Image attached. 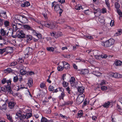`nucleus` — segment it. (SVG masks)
Masks as SVG:
<instances>
[{"instance_id":"052dcab7","label":"nucleus","mask_w":122,"mask_h":122,"mask_svg":"<svg viewBox=\"0 0 122 122\" xmlns=\"http://www.w3.org/2000/svg\"><path fill=\"white\" fill-rule=\"evenodd\" d=\"M6 82V78H3L2 79L1 81L2 83L3 84H4Z\"/></svg>"},{"instance_id":"a878e982","label":"nucleus","mask_w":122,"mask_h":122,"mask_svg":"<svg viewBox=\"0 0 122 122\" xmlns=\"http://www.w3.org/2000/svg\"><path fill=\"white\" fill-rule=\"evenodd\" d=\"M122 32V30L121 29H119L118 30V32L114 34V36H116L119 35H120Z\"/></svg>"},{"instance_id":"c85d7f7f","label":"nucleus","mask_w":122,"mask_h":122,"mask_svg":"<svg viewBox=\"0 0 122 122\" xmlns=\"http://www.w3.org/2000/svg\"><path fill=\"white\" fill-rule=\"evenodd\" d=\"M4 24L5 26L7 27L9 26L10 22L9 21L6 20H5L4 21Z\"/></svg>"},{"instance_id":"680f3d73","label":"nucleus","mask_w":122,"mask_h":122,"mask_svg":"<svg viewBox=\"0 0 122 122\" xmlns=\"http://www.w3.org/2000/svg\"><path fill=\"white\" fill-rule=\"evenodd\" d=\"M106 84V81L104 80H102V81L100 85H105Z\"/></svg>"},{"instance_id":"423d86ee","label":"nucleus","mask_w":122,"mask_h":122,"mask_svg":"<svg viewBox=\"0 0 122 122\" xmlns=\"http://www.w3.org/2000/svg\"><path fill=\"white\" fill-rule=\"evenodd\" d=\"M7 30H6L3 29H1L0 30V33L2 36H4L6 37V36H8L9 34V31L7 32Z\"/></svg>"},{"instance_id":"58836bf2","label":"nucleus","mask_w":122,"mask_h":122,"mask_svg":"<svg viewBox=\"0 0 122 122\" xmlns=\"http://www.w3.org/2000/svg\"><path fill=\"white\" fill-rule=\"evenodd\" d=\"M41 122H48L47 119L44 117H42L41 119Z\"/></svg>"},{"instance_id":"9d476101","label":"nucleus","mask_w":122,"mask_h":122,"mask_svg":"<svg viewBox=\"0 0 122 122\" xmlns=\"http://www.w3.org/2000/svg\"><path fill=\"white\" fill-rule=\"evenodd\" d=\"M13 99H11L10 101L8 103V107L10 109L13 108L16 104V103L13 101Z\"/></svg>"},{"instance_id":"de8ad7c7","label":"nucleus","mask_w":122,"mask_h":122,"mask_svg":"<svg viewBox=\"0 0 122 122\" xmlns=\"http://www.w3.org/2000/svg\"><path fill=\"white\" fill-rule=\"evenodd\" d=\"M18 78L17 76H16L14 77L13 78V81L14 82H15L18 81Z\"/></svg>"},{"instance_id":"b1692460","label":"nucleus","mask_w":122,"mask_h":122,"mask_svg":"<svg viewBox=\"0 0 122 122\" xmlns=\"http://www.w3.org/2000/svg\"><path fill=\"white\" fill-rule=\"evenodd\" d=\"M82 73L84 75L88 74L89 72V71L87 69H85L81 71Z\"/></svg>"},{"instance_id":"9b49d317","label":"nucleus","mask_w":122,"mask_h":122,"mask_svg":"<svg viewBox=\"0 0 122 122\" xmlns=\"http://www.w3.org/2000/svg\"><path fill=\"white\" fill-rule=\"evenodd\" d=\"M15 18L18 20L21 23H24L25 22L22 20L23 19L22 16L20 15H18L15 16Z\"/></svg>"},{"instance_id":"c9c22d12","label":"nucleus","mask_w":122,"mask_h":122,"mask_svg":"<svg viewBox=\"0 0 122 122\" xmlns=\"http://www.w3.org/2000/svg\"><path fill=\"white\" fill-rule=\"evenodd\" d=\"M23 17V21H24L25 22L24 23H25L26 22H27L28 21V20L26 17L24 16H22Z\"/></svg>"},{"instance_id":"49530a36","label":"nucleus","mask_w":122,"mask_h":122,"mask_svg":"<svg viewBox=\"0 0 122 122\" xmlns=\"http://www.w3.org/2000/svg\"><path fill=\"white\" fill-rule=\"evenodd\" d=\"M63 68L66 69H68L70 68V65L68 64H67L64 66Z\"/></svg>"},{"instance_id":"8fccbe9b","label":"nucleus","mask_w":122,"mask_h":122,"mask_svg":"<svg viewBox=\"0 0 122 122\" xmlns=\"http://www.w3.org/2000/svg\"><path fill=\"white\" fill-rule=\"evenodd\" d=\"M17 62L14 61L12 62L11 64V66H14L17 64Z\"/></svg>"},{"instance_id":"603ef678","label":"nucleus","mask_w":122,"mask_h":122,"mask_svg":"<svg viewBox=\"0 0 122 122\" xmlns=\"http://www.w3.org/2000/svg\"><path fill=\"white\" fill-rule=\"evenodd\" d=\"M102 90L103 91L106 90L107 89V87L105 86H103L101 87Z\"/></svg>"},{"instance_id":"0e129e2a","label":"nucleus","mask_w":122,"mask_h":122,"mask_svg":"<svg viewBox=\"0 0 122 122\" xmlns=\"http://www.w3.org/2000/svg\"><path fill=\"white\" fill-rule=\"evenodd\" d=\"M36 36L39 39H41L42 38V35L41 34L39 33H38Z\"/></svg>"},{"instance_id":"a18cd8bd","label":"nucleus","mask_w":122,"mask_h":122,"mask_svg":"<svg viewBox=\"0 0 122 122\" xmlns=\"http://www.w3.org/2000/svg\"><path fill=\"white\" fill-rule=\"evenodd\" d=\"M54 89V87L51 86H50L49 87V90L50 91H53Z\"/></svg>"},{"instance_id":"37998d69","label":"nucleus","mask_w":122,"mask_h":122,"mask_svg":"<svg viewBox=\"0 0 122 122\" xmlns=\"http://www.w3.org/2000/svg\"><path fill=\"white\" fill-rule=\"evenodd\" d=\"M72 104V102L69 101H68L67 102H65L64 104V105H67L69 104L71 105Z\"/></svg>"},{"instance_id":"72a5a7b5","label":"nucleus","mask_w":122,"mask_h":122,"mask_svg":"<svg viewBox=\"0 0 122 122\" xmlns=\"http://www.w3.org/2000/svg\"><path fill=\"white\" fill-rule=\"evenodd\" d=\"M79 5H78L75 6V8L76 10H79L81 8L82 9H83L81 6L80 5V6Z\"/></svg>"},{"instance_id":"e2e57ef3","label":"nucleus","mask_w":122,"mask_h":122,"mask_svg":"<svg viewBox=\"0 0 122 122\" xmlns=\"http://www.w3.org/2000/svg\"><path fill=\"white\" fill-rule=\"evenodd\" d=\"M122 77V75L119 73H117V78H121Z\"/></svg>"},{"instance_id":"393cba45","label":"nucleus","mask_w":122,"mask_h":122,"mask_svg":"<svg viewBox=\"0 0 122 122\" xmlns=\"http://www.w3.org/2000/svg\"><path fill=\"white\" fill-rule=\"evenodd\" d=\"M8 50L7 48H4L3 49H0V54H2L4 52L7 51Z\"/></svg>"},{"instance_id":"864d4df0","label":"nucleus","mask_w":122,"mask_h":122,"mask_svg":"<svg viewBox=\"0 0 122 122\" xmlns=\"http://www.w3.org/2000/svg\"><path fill=\"white\" fill-rule=\"evenodd\" d=\"M93 54L95 56L97 55L98 54V51L97 50H94L93 51Z\"/></svg>"},{"instance_id":"c756f323","label":"nucleus","mask_w":122,"mask_h":122,"mask_svg":"<svg viewBox=\"0 0 122 122\" xmlns=\"http://www.w3.org/2000/svg\"><path fill=\"white\" fill-rule=\"evenodd\" d=\"M60 7L58 4H56L54 6V9L56 11H58L59 9H60Z\"/></svg>"},{"instance_id":"f704fd0d","label":"nucleus","mask_w":122,"mask_h":122,"mask_svg":"<svg viewBox=\"0 0 122 122\" xmlns=\"http://www.w3.org/2000/svg\"><path fill=\"white\" fill-rule=\"evenodd\" d=\"M0 16L3 17L4 18H6L7 16L6 15V12H4L3 14H2L0 15Z\"/></svg>"},{"instance_id":"4468645a","label":"nucleus","mask_w":122,"mask_h":122,"mask_svg":"<svg viewBox=\"0 0 122 122\" xmlns=\"http://www.w3.org/2000/svg\"><path fill=\"white\" fill-rule=\"evenodd\" d=\"M117 73H114L113 72H110L109 73V76L115 78H117Z\"/></svg>"},{"instance_id":"338daca9","label":"nucleus","mask_w":122,"mask_h":122,"mask_svg":"<svg viewBox=\"0 0 122 122\" xmlns=\"http://www.w3.org/2000/svg\"><path fill=\"white\" fill-rule=\"evenodd\" d=\"M59 11V14L60 16L61 15L63 12V10L61 9L60 8V9H59V10H58Z\"/></svg>"},{"instance_id":"6e6d98bb","label":"nucleus","mask_w":122,"mask_h":122,"mask_svg":"<svg viewBox=\"0 0 122 122\" xmlns=\"http://www.w3.org/2000/svg\"><path fill=\"white\" fill-rule=\"evenodd\" d=\"M7 83V86H10V85L11 84V81L10 80H8L6 81V82Z\"/></svg>"},{"instance_id":"f8f14e48","label":"nucleus","mask_w":122,"mask_h":122,"mask_svg":"<svg viewBox=\"0 0 122 122\" xmlns=\"http://www.w3.org/2000/svg\"><path fill=\"white\" fill-rule=\"evenodd\" d=\"M92 74L97 77H99L101 76V73L99 71H93Z\"/></svg>"},{"instance_id":"412c9836","label":"nucleus","mask_w":122,"mask_h":122,"mask_svg":"<svg viewBox=\"0 0 122 122\" xmlns=\"http://www.w3.org/2000/svg\"><path fill=\"white\" fill-rule=\"evenodd\" d=\"M57 23L60 24L63 23L65 22V20L63 19H59L57 21Z\"/></svg>"},{"instance_id":"bf43d9fd","label":"nucleus","mask_w":122,"mask_h":122,"mask_svg":"<svg viewBox=\"0 0 122 122\" xmlns=\"http://www.w3.org/2000/svg\"><path fill=\"white\" fill-rule=\"evenodd\" d=\"M66 89L67 91L68 92L69 94L71 93L70 92H71L70 88L69 87H68L66 88Z\"/></svg>"},{"instance_id":"3c124183","label":"nucleus","mask_w":122,"mask_h":122,"mask_svg":"<svg viewBox=\"0 0 122 122\" xmlns=\"http://www.w3.org/2000/svg\"><path fill=\"white\" fill-rule=\"evenodd\" d=\"M8 73H10L12 71V70L10 68H8L5 70Z\"/></svg>"},{"instance_id":"4c0bfd02","label":"nucleus","mask_w":122,"mask_h":122,"mask_svg":"<svg viewBox=\"0 0 122 122\" xmlns=\"http://www.w3.org/2000/svg\"><path fill=\"white\" fill-rule=\"evenodd\" d=\"M5 21L4 19L0 18V26H1L2 25Z\"/></svg>"},{"instance_id":"c03bdc74","label":"nucleus","mask_w":122,"mask_h":122,"mask_svg":"<svg viewBox=\"0 0 122 122\" xmlns=\"http://www.w3.org/2000/svg\"><path fill=\"white\" fill-rule=\"evenodd\" d=\"M117 13L120 15L121 16H122V13L121 12V11L119 9H117Z\"/></svg>"},{"instance_id":"dca6fc26","label":"nucleus","mask_w":122,"mask_h":122,"mask_svg":"<svg viewBox=\"0 0 122 122\" xmlns=\"http://www.w3.org/2000/svg\"><path fill=\"white\" fill-rule=\"evenodd\" d=\"M83 115V112L82 111L80 110L77 113V118H80Z\"/></svg>"},{"instance_id":"79ce46f5","label":"nucleus","mask_w":122,"mask_h":122,"mask_svg":"<svg viewBox=\"0 0 122 122\" xmlns=\"http://www.w3.org/2000/svg\"><path fill=\"white\" fill-rule=\"evenodd\" d=\"M58 70L59 71H61L64 69V68L61 66H59L57 67Z\"/></svg>"},{"instance_id":"2eb2a0df","label":"nucleus","mask_w":122,"mask_h":122,"mask_svg":"<svg viewBox=\"0 0 122 122\" xmlns=\"http://www.w3.org/2000/svg\"><path fill=\"white\" fill-rule=\"evenodd\" d=\"M30 5V4L28 2H26L21 4V6L22 7H27Z\"/></svg>"},{"instance_id":"7ed1b4c3","label":"nucleus","mask_w":122,"mask_h":122,"mask_svg":"<svg viewBox=\"0 0 122 122\" xmlns=\"http://www.w3.org/2000/svg\"><path fill=\"white\" fill-rule=\"evenodd\" d=\"M44 25L46 27L51 29H54L57 27L50 20L46 22H44Z\"/></svg>"},{"instance_id":"5fc2aeb1","label":"nucleus","mask_w":122,"mask_h":122,"mask_svg":"<svg viewBox=\"0 0 122 122\" xmlns=\"http://www.w3.org/2000/svg\"><path fill=\"white\" fill-rule=\"evenodd\" d=\"M98 20L99 22L101 23H104L105 21L104 19H101L99 18Z\"/></svg>"},{"instance_id":"2f4dec72","label":"nucleus","mask_w":122,"mask_h":122,"mask_svg":"<svg viewBox=\"0 0 122 122\" xmlns=\"http://www.w3.org/2000/svg\"><path fill=\"white\" fill-rule=\"evenodd\" d=\"M13 27L14 31H16L18 29V28L17 27V24H13Z\"/></svg>"},{"instance_id":"473e14b6","label":"nucleus","mask_w":122,"mask_h":122,"mask_svg":"<svg viewBox=\"0 0 122 122\" xmlns=\"http://www.w3.org/2000/svg\"><path fill=\"white\" fill-rule=\"evenodd\" d=\"M47 49L48 51H50L53 52L54 51V48L53 47H47Z\"/></svg>"},{"instance_id":"7c9ffc66","label":"nucleus","mask_w":122,"mask_h":122,"mask_svg":"<svg viewBox=\"0 0 122 122\" xmlns=\"http://www.w3.org/2000/svg\"><path fill=\"white\" fill-rule=\"evenodd\" d=\"M26 119H28L30 118L32 116V114L30 113H27L26 114L25 116Z\"/></svg>"},{"instance_id":"0eeeda50","label":"nucleus","mask_w":122,"mask_h":122,"mask_svg":"<svg viewBox=\"0 0 122 122\" xmlns=\"http://www.w3.org/2000/svg\"><path fill=\"white\" fill-rule=\"evenodd\" d=\"M84 99V98L83 96H78L76 99V103L78 104H79L82 102Z\"/></svg>"},{"instance_id":"ddd939ff","label":"nucleus","mask_w":122,"mask_h":122,"mask_svg":"<svg viewBox=\"0 0 122 122\" xmlns=\"http://www.w3.org/2000/svg\"><path fill=\"white\" fill-rule=\"evenodd\" d=\"M122 106L121 104H119V103H118L117 105V108L118 109V110L120 112V114L122 115V109H121V106Z\"/></svg>"},{"instance_id":"09e8293b","label":"nucleus","mask_w":122,"mask_h":122,"mask_svg":"<svg viewBox=\"0 0 122 122\" xmlns=\"http://www.w3.org/2000/svg\"><path fill=\"white\" fill-rule=\"evenodd\" d=\"M63 85L64 87H67L68 85V83L65 81H64L63 82Z\"/></svg>"},{"instance_id":"13d9d810","label":"nucleus","mask_w":122,"mask_h":122,"mask_svg":"<svg viewBox=\"0 0 122 122\" xmlns=\"http://www.w3.org/2000/svg\"><path fill=\"white\" fill-rule=\"evenodd\" d=\"M107 56L106 54H102V55L101 56V57L103 58H106L107 57Z\"/></svg>"},{"instance_id":"39448f33","label":"nucleus","mask_w":122,"mask_h":122,"mask_svg":"<svg viewBox=\"0 0 122 122\" xmlns=\"http://www.w3.org/2000/svg\"><path fill=\"white\" fill-rule=\"evenodd\" d=\"M33 52V50L32 48L29 47L27 48L25 51V54L26 57H27L28 55L32 54Z\"/></svg>"},{"instance_id":"f03ea898","label":"nucleus","mask_w":122,"mask_h":122,"mask_svg":"<svg viewBox=\"0 0 122 122\" xmlns=\"http://www.w3.org/2000/svg\"><path fill=\"white\" fill-rule=\"evenodd\" d=\"M115 41L112 39H110L102 43V45L105 47H109L114 44Z\"/></svg>"},{"instance_id":"774afa93","label":"nucleus","mask_w":122,"mask_h":122,"mask_svg":"<svg viewBox=\"0 0 122 122\" xmlns=\"http://www.w3.org/2000/svg\"><path fill=\"white\" fill-rule=\"evenodd\" d=\"M45 86V84L43 83H42L40 85V86L41 88H43Z\"/></svg>"},{"instance_id":"6ab92c4d","label":"nucleus","mask_w":122,"mask_h":122,"mask_svg":"<svg viewBox=\"0 0 122 122\" xmlns=\"http://www.w3.org/2000/svg\"><path fill=\"white\" fill-rule=\"evenodd\" d=\"M84 89V88L82 87H79L77 88L78 92L81 93H82L83 92Z\"/></svg>"},{"instance_id":"6e6552de","label":"nucleus","mask_w":122,"mask_h":122,"mask_svg":"<svg viewBox=\"0 0 122 122\" xmlns=\"http://www.w3.org/2000/svg\"><path fill=\"white\" fill-rule=\"evenodd\" d=\"M75 79L74 77H71L70 80V82L72 86H76L77 84V83L75 82Z\"/></svg>"},{"instance_id":"f3484780","label":"nucleus","mask_w":122,"mask_h":122,"mask_svg":"<svg viewBox=\"0 0 122 122\" xmlns=\"http://www.w3.org/2000/svg\"><path fill=\"white\" fill-rule=\"evenodd\" d=\"M23 26L24 29L28 30H32L33 29L29 25H23Z\"/></svg>"},{"instance_id":"ea45409f","label":"nucleus","mask_w":122,"mask_h":122,"mask_svg":"<svg viewBox=\"0 0 122 122\" xmlns=\"http://www.w3.org/2000/svg\"><path fill=\"white\" fill-rule=\"evenodd\" d=\"M6 116L7 119L10 120L11 122L12 120H11L12 117L10 115V114H6Z\"/></svg>"},{"instance_id":"cd10ccee","label":"nucleus","mask_w":122,"mask_h":122,"mask_svg":"<svg viewBox=\"0 0 122 122\" xmlns=\"http://www.w3.org/2000/svg\"><path fill=\"white\" fill-rule=\"evenodd\" d=\"M65 96V94L64 92H61V95L59 97V98L60 99V100L61 99H63L64 97Z\"/></svg>"},{"instance_id":"5701e85b","label":"nucleus","mask_w":122,"mask_h":122,"mask_svg":"<svg viewBox=\"0 0 122 122\" xmlns=\"http://www.w3.org/2000/svg\"><path fill=\"white\" fill-rule=\"evenodd\" d=\"M115 63L116 66H120L122 65V62L120 60H117L115 61Z\"/></svg>"},{"instance_id":"f257e3e1","label":"nucleus","mask_w":122,"mask_h":122,"mask_svg":"<svg viewBox=\"0 0 122 122\" xmlns=\"http://www.w3.org/2000/svg\"><path fill=\"white\" fill-rule=\"evenodd\" d=\"M14 38L17 37L20 38H25L27 41H30L33 39L32 36L30 35H26L22 31H18L16 35L12 36Z\"/></svg>"},{"instance_id":"4d7b16f0","label":"nucleus","mask_w":122,"mask_h":122,"mask_svg":"<svg viewBox=\"0 0 122 122\" xmlns=\"http://www.w3.org/2000/svg\"><path fill=\"white\" fill-rule=\"evenodd\" d=\"M85 37L87 38L90 39H92L93 38V37L92 36L89 35H86L85 36Z\"/></svg>"},{"instance_id":"a211bd4d","label":"nucleus","mask_w":122,"mask_h":122,"mask_svg":"<svg viewBox=\"0 0 122 122\" xmlns=\"http://www.w3.org/2000/svg\"><path fill=\"white\" fill-rule=\"evenodd\" d=\"M5 88H6L8 92H9L10 93L12 94L13 93V92L11 90L10 86H8V85L6 86H5Z\"/></svg>"},{"instance_id":"bb28decb","label":"nucleus","mask_w":122,"mask_h":122,"mask_svg":"<svg viewBox=\"0 0 122 122\" xmlns=\"http://www.w3.org/2000/svg\"><path fill=\"white\" fill-rule=\"evenodd\" d=\"M32 80L31 79H30L28 80V86L30 87L31 86H32Z\"/></svg>"},{"instance_id":"4be33fe9","label":"nucleus","mask_w":122,"mask_h":122,"mask_svg":"<svg viewBox=\"0 0 122 122\" xmlns=\"http://www.w3.org/2000/svg\"><path fill=\"white\" fill-rule=\"evenodd\" d=\"M26 71L25 70V68H24L22 69H21L20 70V73L21 75H24L26 73Z\"/></svg>"},{"instance_id":"a19ab883","label":"nucleus","mask_w":122,"mask_h":122,"mask_svg":"<svg viewBox=\"0 0 122 122\" xmlns=\"http://www.w3.org/2000/svg\"><path fill=\"white\" fill-rule=\"evenodd\" d=\"M6 48H7L8 50L7 51H5V52H7V53H10L11 52L10 50H12V48H11L10 47H6Z\"/></svg>"},{"instance_id":"1a4fd4ad","label":"nucleus","mask_w":122,"mask_h":122,"mask_svg":"<svg viewBox=\"0 0 122 122\" xmlns=\"http://www.w3.org/2000/svg\"><path fill=\"white\" fill-rule=\"evenodd\" d=\"M0 104L1 105H2V106H1L0 107V109L1 110H6L7 105L5 102L3 101H2L0 102Z\"/></svg>"},{"instance_id":"e433bc0d","label":"nucleus","mask_w":122,"mask_h":122,"mask_svg":"<svg viewBox=\"0 0 122 122\" xmlns=\"http://www.w3.org/2000/svg\"><path fill=\"white\" fill-rule=\"evenodd\" d=\"M115 6L116 9H119L120 7L119 3H118L117 2H116L115 3Z\"/></svg>"},{"instance_id":"aec40b11","label":"nucleus","mask_w":122,"mask_h":122,"mask_svg":"<svg viewBox=\"0 0 122 122\" xmlns=\"http://www.w3.org/2000/svg\"><path fill=\"white\" fill-rule=\"evenodd\" d=\"M110 104V102L108 101L105 102L103 105V106L104 107L107 108L109 106Z\"/></svg>"},{"instance_id":"20e7f679","label":"nucleus","mask_w":122,"mask_h":122,"mask_svg":"<svg viewBox=\"0 0 122 122\" xmlns=\"http://www.w3.org/2000/svg\"><path fill=\"white\" fill-rule=\"evenodd\" d=\"M21 111L17 112L16 114L15 118L16 119L19 118L20 120L23 122L24 121L25 119H26L25 117L23 114H22Z\"/></svg>"},{"instance_id":"69168bd1","label":"nucleus","mask_w":122,"mask_h":122,"mask_svg":"<svg viewBox=\"0 0 122 122\" xmlns=\"http://www.w3.org/2000/svg\"><path fill=\"white\" fill-rule=\"evenodd\" d=\"M95 58L97 59H99L101 58V56L100 55H96L95 56Z\"/></svg>"}]
</instances>
